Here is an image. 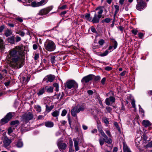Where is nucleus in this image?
<instances>
[{
  "label": "nucleus",
  "mask_w": 152,
  "mask_h": 152,
  "mask_svg": "<svg viewBox=\"0 0 152 152\" xmlns=\"http://www.w3.org/2000/svg\"><path fill=\"white\" fill-rule=\"evenodd\" d=\"M53 123L51 121H48L45 123V126L48 127H52L53 126Z\"/></svg>",
  "instance_id": "412c9836"
},
{
  "label": "nucleus",
  "mask_w": 152,
  "mask_h": 152,
  "mask_svg": "<svg viewBox=\"0 0 152 152\" xmlns=\"http://www.w3.org/2000/svg\"><path fill=\"white\" fill-rule=\"evenodd\" d=\"M52 7H48L42 9L39 12L38 14L41 15H43L47 14L52 10Z\"/></svg>",
  "instance_id": "6e6552de"
},
{
  "label": "nucleus",
  "mask_w": 152,
  "mask_h": 152,
  "mask_svg": "<svg viewBox=\"0 0 152 152\" xmlns=\"http://www.w3.org/2000/svg\"><path fill=\"white\" fill-rule=\"evenodd\" d=\"M64 95V94L63 92H60L58 94H57L55 96H57V98L61 100Z\"/></svg>",
  "instance_id": "6ab92c4d"
},
{
  "label": "nucleus",
  "mask_w": 152,
  "mask_h": 152,
  "mask_svg": "<svg viewBox=\"0 0 152 152\" xmlns=\"http://www.w3.org/2000/svg\"><path fill=\"white\" fill-rule=\"evenodd\" d=\"M114 125L117 128V130H118V132H119L120 133H121L120 128L119 127L118 124V123L116 122H115L114 123Z\"/></svg>",
  "instance_id": "f704fd0d"
},
{
  "label": "nucleus",
  "mask_w": 152,
  "mask_h": 152,
  "mask_svg": "<svg viewBox=\"0 0 152 152\" xmlns=\"http://www.w3.org/2000/svg\"><path fill=\"white\" fill-rule=\"evenodd\" d=\"M98 43L100 45L102 46L104 43V41L103 39H101L99 41Z\"/></svg>",
  "instance_id": "c03bdc74"
},
{
  "label": "nucleus",
  "mask_w": 152,
  "mask_h": 152,
  "mask_svg": "<svg viewBox=\"0 0 152 152\" xmlns=\"http://www.w3.org/2000/svg\"><path fill=\"white\" fill-rule=\"evenodd\" d=\"M91 132L93 134L96 133L97 132V130L96 129H94L92 130Z\"/></svg>",
  "instance_id": "69168bd1"
},
{
  "label": "nucleus",
  "mask_w": 152,
  "mask_h": 152,
  "mask_svg": "<svg viewBox=\"0 0 152 152\" xmlns=\"http://www.w3.org/2000/svg\"><path fill=\"white\" fill-rule=\"evenodd\" d=\"M7 133L10 134L13 132V130L12 127H10L7 130Z\"/></svg>",
  "instance_id": "a18cd8bd"
},
{
  "label": "nucleus",
  "mask_w": 152,
  "mask_h": 152,
  "mask_svg": "<svg viewBox=\"0 0 152 152\" xmlns=\"http://www.w3.org/2000/svg\"><path fill=\"white\" fill-rule=\"evenodd\" d=\"M33 118V114L30 112H29L28 113L26 114L22 117V121L24 123H26L31 120Z\"/></svg>",
  "instance_id": "39448f33"
},
{
  "label": "nucleus",
  "mask_w": 152,
  "mask_h": 152,
  "mask_svg": "<svg viewBox=\"0 0 152 152\" xmlns=\"http://www.w3.org/2000/svg\"><path fill=\"white\" fill-rule=\"evenodd\" d=\"M90 14H86L85 16V18L88 20L90 21H91L92 18L90 16Z\"/></svg>",
  "instance_id": "c756f323"
},
{
  "label": "nucleus",
  "mask_w": 152,
  "mask_h": 152,
  "mask_svg": "<svg viewBox=\"0 0 152 152\" xmlns=\"http://www.w3.org/2000/svg\"><path fill=\"white\" fill-rule=\"evenodd\" d=\"M39 57V54H36L34 57V59L35 60H37Z\"/></svg>",
  "instance_id": "052dcab7"
},
{
  "label": "nucleus",
  "mask_w": 152,
  "mask_h": 152,
  "mask_svg": "<svg viewBox=\"0 0 152 152\" xmlns=\"http://www.w3.org/2000/svg\"><path fill=\"white\" fill-rule=\"evenodd\" d=\"M5 28L4 25H1L0 26V33H1Z\"/></svg>",
  "instance_id": "09e8293b"
},
{
  "label": "nucleus",
  "mask_w": 152,
  "mask_h": 152,
  "mask_svg": "<svg viewBox=\"0 0 152 152\" xmlns=\"http://www.w3.org/2000/svg\"><path fill=\"white\" fill-rule=\"evenodd\" d=\"M138 4L136 6V9L139 10H141L146 6V4L143 1L137 2Z\"/></svg>",
  "instance_id": "1a4fd4ad"
},
{
  "label": "nucleus",
  "mask_w": 152,
  "mask_h": 152,
  "mask_svg": "<svg viewBox=\"0 0 152 152\" xmlns=\"http://www.w3.org/2000/svg\"><path fill=\"white\" fill-rule=\"evenodd\" d=\"M123 151L124 152H131L126 144L123 142Z\"/></svg>",
  "instance_id": "aec40b11"
},
{
  "label": "nucleus",
  "mask_w": 152,
  "mask_h": 152,
  "mask_svg": "<svg viewBox=\"0 0 152 152\" xmlns=\"http://www.w3.org/2000/svg\"><path fill=\"white\" fill-rule=\"evenodd\" d=\"M39 4H38V3H36L34 1L32 2L31 3L32 6L33 7H37L39 6V5H38Z\"/></svg>",
  "instance_id": "ea45409f"
},
{
  "label": "nucleus",
  "mask_w": 152,
  "mask_h": 152,
  "mask_svg": "<svg viewBox=\"0 0 152 152\" xmlns=\"http://www.w3.org/2000/svg\"><path fill=\"white\" fill-rule=\"evenodd\" d=\"M87 93L88 94L91 95L93 94L94 92L91 90H89L87 91Z\"/></svg>",
  "instance_id": "4d7b16f0"
},
{
  "label": "nucleus",
  "mask_w": 152,
  "mask_h": 152,
  "mask_svg": "<svg viewBox=\"0 0 152 152\" xmlns=\"http://www.w3.org/2000/svg\"><path fill=\"white\" fill-rule=\"evenodd\" d=\"M59 113L58 111L57 110H55L53 112L52 115L53 117H55L57 116L58 115Z\"/></svg>",
  "instance_id": "7c9ffc66"
},
{
  "label": "nucleus",
  "mask_w": 152,
  "mask_h": 152,
  "mask_svg": "<svg viewBox=\"0 0 152 152\" xmlns=\"http://www.w3.org/2000/svg\"><path fill=\"white\" fill-rule=\"evenodd\" d=\"M85 109V107L83 105L79 106L77 109V113H79L80 111H83Z\"/></svg>",
  "instance_id": "393cba45"
},
{
  "label": "nucleus",
  "mask_w": 152,
  "mask_h": 152,
  "mask_svg": "<svg viewBox=\"0 0 152 152\" xmlns=\"http://www.w3.org/2000/svg\"><path fill=\"white\" fill-rule=\"evenodd\" d=\"M103 12V10L102 9H100L99 11L98 12V15H101L102 14Z\"/></svg>",
  "instance_id": "680f3d73"
},
{
  "label": "nucleus",
  "mask_w": 152,
  "mask_h": 152,
  "mask_svg": "<svg viewBox=\"0 0 152 152\" xmlns=\"http://www.w3.org/2000/svg\"><path fill=\"white\" fill-rule=\"evenodd\" d=\"M106 80V79L105 77H104L102 78L101 81V83L102 84L104 85V84Z\"/></svg>",
  "instance_id": "864d4df0"
},
{
  "label": "nucleus",
  "mask_w": 152,
  "mask_h": 152,
  "mask_svg": "<svg viewBox=\"0 0 152 152\" xmlns=\"http://www.w3.org/2000/svg\"><path fill=\"white\" fill-rule=\"evenodd\" d=\"M67 7V5H64L61 7H59V9L61 10H64Z\"/></svg>",
  "instance_id": "5fc2aeb1"
},
{
  "label": "nucleus",
  "mask_w": 152,
  "mask_h": 152,
  "mask_svg": "<svg viewBox=\"0 0 152 152\" xmlns=\"http://www.w3.org/2000/svg\"><path fill=\"white\" fill-rule=\"evenodd\" d=\"M20 122L18 120H15L12 121L10 123V125L12 126H14V127H16L19 124Z\"/></svg>",
  "instance_id": "f3484780"
},
{
  "label": "nucleus",
  "mask_w": 152,
  "mask_h": 152,
  "mask_svg": "<svg viewBox=\"0 0 152 152\" xmlns=\"http://www.w3.org/2000/svg\"><path fill=\"white\" fill-rule=\"evenodd\" d=\"M104 69L105 70L107 71H110L113 69V68L111 67L107 66L105 67Z\"/></svg>",
  "instance_id": "a19ab883"
},
{
  "label": "nucleus",
  "mask_w": 152,
  "mask_h": 152,
  "mask_svg": "<svg viewBox=\"0 0 152 152\" xmlns=\"http://www.w3.org/2000/svg\"><path fill=\"white\" fill-rule=\"evenodd\" d=\"M97 128L98 131L102 136L104 137L103 139L104 141L108 144H111L112 142V140L110 138H108L107 136L105 134L103 131L102 127L100 125H98Z\"/></svg>",
  "instance_id": "7ed1b4c3"
},
{
  "label": "nucleus",
  "mask_w": 152,
  "mask_h": 152,
  "mask_svg": "<svg viewBox=\"0 0 152 152\" xmlns=\"http://www.w3.org/2000/svg\"><path fill=\"white\" fill-rule=\"evenodd\" d=\"M45 88H40L37 92V94L38 96H40L42 95L45 92Z\"/></svg>",
  "instance_id": "a878e982"
},
{
  "label": "nucleus",
  "mask_w": 152,
  "mask_h": 152,
  "mask_svg": "<svg viewBox=\"0 0 152 152\" xmlns=\"http://www.w3.org/2000/svg\"><path fill=\"white\" fill-rule=\"evenodd\" d=\"M12 142L11 140L10 139H9L7 136H5L4 137L3 143L4 147H6L8 146Z\"/></svg>",
  "instance_id": "ddd939ff"
},
{
  "label": "nucleus",
  "mask_w": 152,
  "mask_h": 152,
  "mask_svg": "<svg viewBox=\"0 0 152 152\" xmlns=\"http://www.w3.org/2000/svg\"><path fill=\"white\" fill-rule=\"evenodd\" d=\"M91 30L92 32L94 33H97V31L94 28V27L93 26H92L91 27Z\"/></svg>",
  "instance_id": "603ef678"
},
{
  "label": "nucleus",
  "mask_w": 152,
  "mask_h": 152,
  "mask_svg": "<svg viewBox=\"0 0 152 152\" xmlns=\"http://www.w3.org/2000/svg\"><path fill=\"white\" fill-rule=\"evenodd\" d=\"M94 75H89L84 77L81 80V82L83 84L87 83L91 80L94 78Z\"/></svg>",
  "instance_id": "0eeeda50"
},
{
  "label": "nucleus",
  "mask_w": 152,
  "mask_h": 152,
  "mask_svg": "<svg viewBox=\"0 0 152 152\" xmlns=\"http://www.w3.org/2000/svg\"><path fill=\"white\" fill-rule=\"evenodd\" d=\"M102 17V15H96V13L94 14V16L91 21L93 23H97L99 22V19Z\"/></svg>",
  "instance_id": "9b49d317"
},
{
  "label": "nucleus",
  "mask_w": 152,
  "mask_h": 152,
  "mask_svg": "<svg viewBox=\"0 0 152 152\" xmlns=\"http://www.w3.org/2000/svg\"><path fill=\"white\" fill-rule=\"evenodd\" d=\"M131 32L134 35H136L138 32V31L136 29H132L131 30Z\"/></svg>",
  "instance_id": "49530a36"
},
{
  "label": "nucleus",
  "mask_w": 152,
  "mask_h": 152,
  "mask_svg": "<svg viewBox=\"0 0 152 152\" xmlns=\"http://www.w3.org/2000/svg\"><path fill=\"white\" fill-rule=\"evenodd\" d=\"M21 39V38L19 36H17L16 37V42H18L20 41Z\"/></svg>",
  "instance_id": "6e6d98bb"
},
{
  "label": "nucleus",
  "mask_w": 152,
  "mask_h": 152,
  "mask_svg": "<svg viewBox=\"0 0 152 152\" xmlns=\"http://www.w3.org/2000/svg\"><path fill=\"white\" fill-rule=\"evenodd\" d=\"M113 42V47L114 49H115L117 47L118 43L114 39Z\"/></svg>",
  "instance_id": "58836bf2"
},
{
  "label": "nucleus",
  "mask_w": 152,
  "mask_h": 152,
  "mask_svg": "<svg viewBox=\"0 0 152 152\" xmlns=\"http://www.w3.org/2000/svg\"><path fill=\"white\" fill-rule=\"evenodd\" d=\"M15 37L14 36H12L8 37L7 39L8 42L11 43L13 44L14 43Z\"/></svg>",
  "instance_id": "b1692460"
},
{
  "label": "nucleus",
  "mask_w": 152,
  "mask_h": 152,
  "mask_svg": "<svg viewBox=\"0 0 152 152\" xmlns=\"http://www.w3.org/2000/svg\"><path fill=\"white\" fill-rule=\"evenodd\" d=\"M38 48V45L37 44H34L33 45V48L34 50H36Z\"/></svg>",
  "instance_id": "13d9d810"
},
{
  "label": "nucleus",
  "mask_w": 152,
  "mask_h": 152,
  "mask_svg": "<svg viewBox=\"0 0 152 152\" xmlns=\"http://www.w3.org/2000/svg\"><path fill=\"white\" fill-rule=\"evenodd\" d=\"M138 36L140 38H142L143 36V34L142 33H140L138 34Z\"/></svg>",
  "instance_id": "338daca9"
},
{
  "label": "nucleus",
  "mask_w": 152,
  "mask_h": 152,
  "mask_svg": "<svg viewBox=\"0 0 152 152\" xmlns=\"http://www.w3.org/2000/svg\"><path fill=\"white\" fill-rule=\"evenodd\" d=\"M73 140L74 142V145H78L79 139L77 138H74Z\"/></svg>",
  "instance_id": "72a5a7b5"
},
{
  "label": "nucleus",
  "mask_w": 152,
  "mask_h": 152,
  "mask_svg": "<svg viewBox=\"0 0 152 152\" xmlns=\"http://www.w3.org/2000/svg\"><path fill=\"white\" fill-rule=\"evenodd\" d=\"M94 80L96 81L99 80L100 79V77L99 76H94Z\"/></svg>",
  "instance_id": "3c124183"
},
{
  "label": "nucleus",
  "mask_w": 152,
  "mask_h": 152,
  "mask_svg": "<svg viewBox=\"0 0 152 152\" xmlns=\"http://www.w3.org/2000/svg\"><path fill=\"white\" fill-rule=\"evenodd\" d=\"M44 46L45 49L48 51H53L56 49L55 43L50 40H47L45 43Z\"/></svg>",
  "instance_id": "f03ea898"
},
{
  "label": "nucleus",
  "mask_w": 152,
  "mask_h": 152,
  "mask_svg": "<svg viewBox=\"0 0 152 152\" xmlns=\"http://www.w3.org/2000/svg\"><path fill=\"white\" fill-rule=\"evenodd\" d=\"M55 78V77L54 75H50L47 76L43 80L45 81L47 80V83L48 81L51 82L53 81Z\"/></svg>",
  "instance_id": "4468645a"
},
{
  "label": "nucleus",
  "mask_w": 152,
  "mask_h": 152,
  "mask_svg": "<svg viewBox=\"0 0 152 152\" xmlns=\"http://www.w3.org/2000/svg\"><path fill=\"white\" fill-rule=\"evenodd\" d=\"M142 124L143 126L145 127H149L151 125V123L149 121L146 120H143Z\"/></svg>",
  "instance_id": "dca6fc26"
},
{
  "label": "nucleus",
  "mask_w": 152,
  "mask_h": 152,
  "mask_svg": "<svg viewBox=\"0 0 152 152\" xmlns=\"http://www.w3.org/2000/svg\"><path fill=\"white\" fill-rule=\"evenodd\" d=\"M57 145L60 151H61L62 150H65L67 148V145L65 143L59 142Z\"/></svg>",
  "instance_id": "f8f14e48"
},
{
  "label": "nucleus",
  "mask_w": 152,
  "mask_h": 152,
  "mask_svg": "<svg viewBox=\"0 0 152 152\" xmlns=\"http://www.w3.org/2000/svg\"><path fill=\"white\" fill-rule=\"evenodd\" d=\"M126 71H123V72H122L121 74H120V75L121 76H124V75H125V74L126 73Z\"/></svg>",
  "instance_id": "774afa93"
},
{
  "label": "nucleus",
  "mask_w": 152,
  "mask_h": 152,
  "mask_svg": "<svg viewBox=\"0 0 152 152\" xmlns=\"http://www.w3.org/2000/svg\"><path fill=\"white\" fill-rule=\"evenodd\" d=\"M78 105L75 107L71 110V114L73 116L75 117L77 116V109L78 108Z\"/></svg>",
  "instance_id": "2eb2a0df"
},
{
  "label": "nucleus",
  "mask_w": 152,
  "mask_h": 152,
  "mask_svg": "<svg viewBox=\"0 0 152 152\" xmlns=\"http://www.w3.org/2000/svg\"><path fill=\"white\" fill-rule=\"evenodd\" d=\"M131 104L133 108H135V101L134 100H132L131 102Z\"/></svg>",
  "instance_id": "8fccbe9b"
},
{
  "label": "nucleus",
  "mask_w": 152,
  "mask_h": 152,
  "mask_svg": "<svg viewBox=\"0 0 152 152\" xmlns=\"http://www.w3.org/2000/svg\"><path fill=\"white\" fill-rule=\"evenodd\" d=\"M4 48V41L0 37V49H3Z\"/></svg>",
  "instance_id": "bb28decb"
},
{
  "label": "nucleus",
  "mask_w": 152,
  "mask_h": 152,
  "mask_svg": "<svg viewBox=\"0 0 152 152\" xmlns=\"http://www.w3.org/2000/svg\"><path fill=\"white\" fill-rule=\"evenodd\" d=\"M106 133L110 137H111V134H110V131L109 130H107L106 132Z\"/></svg>",
  "instance_id": "e2e57ef3"
},
{
  "label": "nucleus",
  "mask_w": 152,
  "mask_h": 152,
  "mask_svg": "<svg viewBox=\"0 0 152 152\" xmlns=\"http://www.w3.org/2000/svg\"><path fill=\"white\" fill-rule=\"evenodd\" d=\"M115 98L113 96H110L109 98H107L105 100V103L107 105H110V102L111 104L115 102Z\"/></svg>",
  "instance_id": "9d476101"
},
{
  "label": "nucleus",
  "mask_w": 152,
  "mask_h": 152,
  "mask_svg": "<svg viewBox=\"0 0 152 152\" xmlns=\"http://www.w3.org/2000/svg\"><path fill=\"white\" fill-rule=\"evenodd\" d=\"M12 113H8L3 118L1 119V123L2 124H4L7 123L12 118Z\"/></svg>",
  "instance_id": "423d86ee"
},
{
  "label": "nucleus",
  "mask_w": 152,
  "mask_h": 152,
  "mask_svg": "<svg viewBox=\"0 0 152 152\" xmlns=\"http://www.w3.org/2000/svg\"><path fill=\"white\" fill-rule=\"evenodd\" d=\"M114 7L115 9V13L116 14L119 11V7L117 5H115Z\"/></svg>",
  "instance_id": "c9c22d12"
},
{
  "label": "nucleus",
  "mask_w": 152,
  "mask_h": 152,
  "mask_svg": "<svg viewBox=\"0 0 152 152\" xmlns=\"http://www.w3.org/2000/svg\"><path fill=\"white\" fill-rule=\"evenodd\" d=\"M23 146V142L20 140L18 141L16 144V146L18 148H21Z\"/></svg>",
  "instance_id": "c85d7f7f"
},
{
  "label": "nucleus",
  "mask_w": 152,
  "mask_h": 152,
  "mask_svg": "<svg viewBox=\"0 0 152 152\" xmlns=\"http://www.w3.org/2000/svg\"><path fill=\"white\" fill-rule=\"evenodd\" d=\"M67 111L65 110H63L62 112L61 115L62 116H65L67 113Z\"/></svg>",
  "instance_id": "79ce46f5"
},
{
  "label": "nucleus",
  "mask_w": 152,
  "mask_h": 152,
  "mask_svg": "<svg viewBox=\"0 0 152 152\" xmlns=\"http://www.w3.org/2000/svg\"><path fill=\"white\" fill-rule=\"evenodd\" d=\"M106 109L108 112L110 113L111 112L112 109L110 107H106Z\"/></svg>",
  "instance_id": "de8ad7c7"
},
{
  "label": "nucleus",
  "mask_w": 152,
  "mask_h": 152,
  "mask_svg": "<svg viewBox=\"0 0 152 152\" xmlns=\"http://www.w3.org/2000/svg\"><path fill=\"white\" fill-rule=\"evenodd\" d=\"M10 83V81H8L7 82H5L4 83V84L6 86H9Z\"/></svg>",
  "instance_id": "bf43d9fd"
},
{
  "label": "nucleus",
  "mask_w": 152,
  "mask_h": 152,
  "mask_svg": "<svg viewBox=\"0 0 152 152\" xmlns=\"http://www.w3.org/2000/svg\"><path fill=\"white\" fill-rule=\"evenodd\" d=\"M53 105H51L49 107L48 105H46V111L49 112L53 108Z\"/></svg>",
  "instance_id": "cd10ccee"
},
{
  "label": "nucleus",
  "mask_w": 152,
  "mask_h": 152,
  "mask_svg": "<svg viewBox=\"0 0 152 152\" xmlns=\"http://www.w3.org/2000/svg\"><path fill=\"white\" fill-rule=\"evenodd\" d=\"M124 103L123 102H121V105H122V107H121V110H125V107L124 105Z\"/></svg>",
  "instance_id": "0e129e2a"
},
{
  "label": "nucleus",
  "mask_w": 152,
  "mask_h": 152,
  "mask_svg": "<svg viewBox=\"0 0 152 152\" xmlns=\"http://www.w3.org/2000/svg\"><path fill=\"white\" fill-rule=\"evenodd\" d=\"M45 3V0H42L38 2V4H39L38 5L39 6L44 4Z\"/></svg>",
  "instance_id": "37998d69"
},
{
  "label": "nucleus",
  "mask_w": 152,
  "mask_h": 152,
  "mask_svg": "<svg viewBox=\"0 0 152 152\" xmlns=\"http://www.w3.org/2000/svg\"><path fill=\"white\" fill-rule=\"evenodd\" d=\"M111 21V19L110 18H106L102 20L101 22L102 23L105 22L107 23H109Z\"/></svg>",
  "instance_id": "473e14b6"
},
{
  "label": "nucleus",
  "mask_w": 152,
  "mask_h": 152,
  "mask_svg": "<svg viewBox=\"0 0 152 152\" xmlns=\"http://www.w3.org/2000/svg\"><path fill=\"white\" fill-rule=\"evenodd\" d=\"M64 86L65 88H67L68 89H76L78 87L77 83L75 80H72L67 81L65 83Z\"/></svg>",
  "instance_id": "20e7f679"
},
{
  "label": "nucleus",
  "mask_w": 152,
  "mask_h": 152,
  "mask_svg": "<svg viewBox=\"0 0 152 152\" xmlns=\"http://www.w3.org/2000/svg\"><path fill=\"white\" fill-rule=\"evenodd\" d=\"M36 110L38 112H40L41 111V109L40 106L39 105H37L36 107Z\"/></svg>",
  "instance_id": "e433bc0d"
},
{
  "label": "nucleus",
  "mask_w": 152,
  "mask_h": 152,
  "mask_svg": "<svg viewBox=\"0 0 152 152\" xmlns=\"http://www.w3.org/2000/svg\"><path fill=\"white\" fill-rule=\"evenodd\" d=\"M23 50V47L17 46L10 51V62L12 65H16L21 64L23 60V56L24 54Z\"/></svg>",
  "instance_id": "f257e3e1"
},
{
  "label": "nucleus",
  "mask_w": 152,
  "mask_h": 152,
  "mask_svg": "<svg viewBox=\"0 0 152 152\" xmlns=\"http://www.w3.org/2000/svg\"><path fill=\"white\" fill-rule=\"evenodd\" d=\"M47 92L48 93H52L53 91V87H48L46 86L45 87Z\"/></svg>",
  "instance_id": "5701e85b"
},
{
  "label": "nucleus",
  "mask_w": 152,
  "mask_h": 152,
  "mask_svg": "<svg viewBox=\"0 0 152 152\" xmlns=\"http://www.w3.org/2000/svg\"><path fill=\"white\" fill-rule=\"evenodd\" d=\"M12 33V32L11 30L7 29L5 31L4 34L6 37H8L11 35Z\"/></svg>",
  "instance_id": "4be33fe9"
},
{
  "label": "nucleus",
  "mask_w": 152,
  "mask_h": 152,
  "mask_svg": "<svg viewBox=\"0 0 152 152\" xmlns=\"http://www.w3.org/2000/svg\"><path fill=\"white\" fill-rule=\"evenodd\" d=\"M55 56H50V61L52 64L55 63Z\"/></svg>",
  "instance_id": "2f4dec72"
},
{
  "label": "nucleus",
  "mask_w": 152,
  "mask_h": 152,
  "mask_svg": "<svg viewBox=\"0 0 152 152\" xmlns=\"http://www.w3.org/2000/svg\"><path fill=\"white\" fill-rule=\"evenodd\" d=\"M99 141L100 144L101 146H102V145L104 144V142H105L104 140L103 139H102V138H101L99 139Z\"/></svg>",
  "instance_id": "4c0bfd02"
},
{
  "label": "nucleus",
  "mask_w": 152,
  "mask_h": 152,
  "mask_svg": "<svg viewBox=\"0 0 152 152\" xmlns=\"http://www.w3.org/2000/svg\"><path fill=\"white\" fill-rule=\"evenodd\" d=\"M109 53V51L108 50H106L104 53H101V52H97L96 53V54L99 56H106Z\"/></svg>",
  "instance_id": "a211bd4d"
}]
</instances>
